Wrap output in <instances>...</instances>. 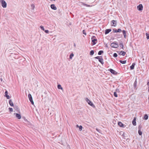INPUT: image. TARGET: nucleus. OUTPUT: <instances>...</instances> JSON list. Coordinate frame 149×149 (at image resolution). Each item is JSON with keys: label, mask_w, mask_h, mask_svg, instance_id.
<instances>
[{"label": "nucleus", "mask_w": 149, "mask_h": 149, "mask_svg": "<svg viewBox=\"0 0 149 149\" xmlns=\"http://www.w3.org/2000/svg\"><path fill=\"white\" fill-rule=\"evenodd\" d=\"M117 52L119 55H122L123 56H124L126 54V52L124 51H118Z\"/></svg>", "instance_id": "9"}, {"label": "nucleus", "mask_w": 149, "mask_h": 149, "mask_svg": "<svg viewBox=\"0 0 149 149\" xmlns=\"http://www.w3.org/2000/svg\"><path fill=\"white\" fill-rule=\"evenodd\" d=\"M51 8L54 10H56L57 9V8L54 4H51L50 6Z\"/></svg>", "instance_id": "12"}, {"label": "nucleus", "mask_w": 149, "mask_h": 149, "mask_svg": "<svg viewBox=\"0 0 149 149\" xmlns=\"http://www.w3.org/2000/svg\"><path fill=\"white\" fill-rule=\"evenodd\" d=\"M82 127L81 125H80L79 127V129L80 131H81L82 130Z\"/></svg>", "instance_id": "36"}, {"label": "nucleus", "mask_w": 149, "mask_h": 149, "mask_svg": "<svg viewBox=\"0 0 149 149\" xmlns=\"http://www.w3.org/2000/svg\"><path fill=\"white\" fill-rule=\"evenodd\" d=\"M13 111V109L12 108H10V112H12Z\"/></svg>", "instance_id": "43"}, {"label": "nucleus", "mask_w": 149, "mask_h": 149, "mask_svg": "<svg viewBox=\"0 0 149 149\" xmlns=\"http://www.w3.org/2000/svg\"><path fill=\"white\" fill-rule=\"evenodd\" d=\"M95 38V37L94 36H93L91 38L93 45H95L96 43V42L97 41V40Z\"/></svg>", "instance_id": "4"}, {"label": "nucleus", "mask_w": 149, "mask_h": 149, "mask_svg": "<svg viewBox=\"0 0 149 149\" xmlns=\"http://www.w3.org/2000/svg\"><path fill=\"white\" fill-rule=\"evenodd\" d=\"M136 83H137V81H136V80L134 83V86L135 87H136Z\"/></svg>", "instance_id": "38"}, {"label": "nucleus", "mask_w": 149, "mask_h": 149, "mask_svg": "<svg viewBox=\"0 0 149 149\" xmlns=\"http://www.w3.org/2000/svg\"><path fill=\"white\" fill-rule=\"evenodd\" d=\"M58 88V89H61V90H63V88L61 87V86L60 84H58L57 86Z\"/></svg>", "instance_id": "24"}, {"label": "nucleus", "mask_w": 149, "mask_h": 149, "mask_svg": "<svg viewBox=\"0 0 149 149\" xmlns=\"http://www.w3.org/2000/svg\"><path fill=\"white\" fill-rule=\"evenodd\" d=\"M147 84L148 86V91L149 92V81L148 82Z\"/></svg>", "instance_id": "42"}, {"label": "nucleus", "mask_w": 149, "mask_h": 149, "mask_svg": "<svg viewBox=\"0 0 149 149\" xmlns=\"http://www.w3.org/2000/svg\"><path fill=\"white\" fill-rule=\"evenodd\" d=\"M94 51L92 50H91L90 51V54L91 55H93L94 54Z\"/></svg>", "instance_id": "25"}, {"label": "nucleus", "mask_w": 149, "mask_h": 149, "mask_svg": "<svg viewBox=\"0 0 149 149\" xmlns=\"http://www.w3.org/2000/svg\"><path fill=\"white\" fill-rule=\"evenodd\" d=\"M74 47H76V44H75V43H74Z\"/></svg>", "instance_id": "44"}, {"label": "nucleus", "mask_w": 149, "mask_h": 149, "mask_svg": "<svg viewBox=\"0 0 149 149\" xmlns=\"http://www.w3.org/2000/svg\"><path fill=\"white\" fill-rule=\"evenodd\" d=\"M148 118V116L147 114H145L143 118V119L144 120H147Z\"/></svg>", "instance_id": "20"}, {"label": "nucleus", "mask_w": 149, "mask_h": 149, "mask_svg": "<svg viewBox=\"0 0 149 149\" xmlns=\"http://www.w3.org/2000/svg\"><path fill=\"white\" fill-rule=\"evenodd\" d=\"M28 96L30 101L31 102L32 104H33L34 102L33 101L32 97L31 95L30 94H29Z\"/></svg>", "instance_id": "5"}, {"label": "nucleus", "mask_w": 149, "mask_h": 149, "mask_svg": "<svg viewBox=\"0 0 149 149\" xmlns=\"http://www.w3.org/2000/svg\"><path fill=\"white\" fill-rule=\"evenodd\" d=\"M118 125L120 127H124V124L120 122H118Z\"/></svg>", "instance_id": "17"}, {"label": "nucleus", "mask_w": 149, "mask_h": 149, "mask_svg": "<svg viewBox=\"0 0 149 149\" xmlns=\"http://www.w3.org/2000/svg\"><path fill=\"white\" fill-rule=\"evenodd\" d=\"M95 58L98 59L99 61L102 64L104 63L103 60L102 56H97L95 57Z\"/></svg>", "instance_id": "3"}, {"label": "nucleus", "mask_w": 149, "mask_h": 149, "mask_svg": "<svg viewBox=\"0 0 149 149\" xmlns=\"http://www.w3.org/2000/svg\"><path fill=\"white\" fill-rule=\"evenodd\" d=\"M96 130H97V131H98V130H98L97 129H96Z\"/></svg>", "instance_id": "48"}, {"label": "nucleus", "mask_w": 149, "mask_h": 149, "mask_svg": "<svg viewBox=\"0 0 149 149\" xmlns=\"http://www.w3.org/2000/svg\"><path fill=\"white\" fill-rule=\"evenodd\" d=\"M142 128V126L141 125H139L138 127L139 130H141Z\"/></svg>", "instance_id": "35"}, {"label": "nucleus", "mask_w": 149, "mask_h": 149, "mask_svg": "<svg viewBox=\"0 0 149 149\" xmlns=\"http://www.w3.org/2000/svg\"><path fill=\"white\" fill-rule=\"evenodd\" d=\"M120 45L121 48H122L123 49V48L124 45H123V44L122 43H120Z\"/></svg>", "instance_id": "31"}, {"label": "nucleus", "mask_w": 149, "mask_h": 149, "mask_svg": "<svg viewBox=\"0 0 149 149\" xmlns=\"http://www.w3.org/2000/svg\"><path fill=\"white\" fill-rule=\"evenodd\" d=\"M83 34L85 35H86V31L84 30L83 31Z\"/></svg>", "instance_id": "39"}, {"label": "nucleus", "mask_w": 149, "mask_h": 149, "mask_svg": "<svg viewBox=\"0 0 149 149\" xmlns=\"http://www.w3.org/2000/svg\"><path fill=\"white\" fill-rule=\"evenodd\" d=\"M10 105L13 107L14 106L13 102H12L11 100H10Z\"/></svg>", "instance_id": "23"}, {"label": "nucleus", "mask_w": 149, "mask_h": 149, "mask_svg": "<svg viewBox=\"0 0 149 149\" xmlns=\"http://www.w3.org/2000/svg\"><path fill=\"white\" fill-rule=\"evenodd\" d=\"M45 33H49V31L47 30H45L44 31Z\"/></svg>", "instance_id": "41"}, {"label": "nucleus", "mask_w": 149, "mask_h": 149, "mask_svg": "<svg viewBox=\"0 0 149 149\" xmlns=\"http://www.w3.org/2000/svg\"><path fill=\"white\" fill-rule=\"evenodd\" d=\"M74 56V54H73V53H71L70 55V59H72V57H73Z\"/></svg>", "instance_id": "27"}, {"label": "nucleus", "mask_w": 149, "mask_h": 149, "mask_svg": "<svg viewBox=\"0 0 149 149\" xmlns=\"http://www.w3.org/2000/svg\"><path fill=\"white\" fill-rule=\"evenodd\" d=\"M114 95L116 97H118V95L117 94L116 92H115L114 93Z\"/></svg>", "instance_id": "32"}, {"label": "nucleus", "mask_w": 149, "mask_h": 149, "mask_svg": "<svg viewBox=\"0 0 149 149\" xmlns=\"http://www.w3.org/2000/svg\"><path fill=\"white\" fill-rule=\"evenodd\" d=\"M5 95L4 96L7 97V99H9V95H8V92L7 91H5Z\"/></svg>", "instance_id": "16"}, {"label": "nucleus", "mask_w": 149, "mask_h": 149, "mask_svg": "<svg viewBox=\"0 0 149 149\" xmlns=\"http://www.w3.org/2000/svg\"><path fill=\"white\" fill-rule=\"evenodd\" d=\"M121 31V30L120 29H119L118 30L115 29H113V32L114 33L120 32Z\"/></svg>", "instance_id": "11"}, {"label": "nucleus", "mask_w": 149, "mask_h": 149, "mask_svg": "<svg viewBox=\"0 0 149 149\" xmlns=\"http://www.w3.org/2000/svg\"><path fill=\"white\" fill-rule=\"evenodd\" d=\"M136 118L135 117L134 118V119H133V120L132 121V123L133 125L134 126H135L136 125Z\"/></svg>", "instance_id": "15"}, {"label": "nucleus", "mask_w": 149, "mask_h": 149, "mask_svg": "<svg viewBox=\"0 0 149 149\" xmlns=\"http://www.w3.org/2000/svg\"><path fill=\"white\" fill-rule=\"evenodd\" d=\"M137 8L138 10L139 11H141L143 10V6L141 4H140L137 7Z\"/></svg>", "instance_id": "7"}, {"label": "nucleus", "mask_w": 149, "mask_h": 149, "mask_svg": "<svg viewBox=\"0 0 149 149\" xmlns=\"http://www.w3.org/2000/svg\"><path fill=\"white\" fill-rule=\"evenodd\" d=\"M111 26H116L117 24V21L116 20H113L111 21Z\"/></svg>", "instance_id": "8"}, {"label": "nucleus", "mask_w": 149, "mask_h": 149, "mask_svg": "<svg viewBox=\"0 0 149 149\" xmlns=\"http://www.w3.org/2000/svg\"><path fill=\"white\" fill-rule=\"evenodd\" d=\"M31 8L33 10L34 9V8H35V6H34V5L33 4H32L31 5Z\"/></svg>", "instance_id": "30"}, {"label": "nucleus", "mask_w": 149, "mask_h": 149, "mask_svg": "<svg viewBox=\"0 0 149 149\" xmlns=\"http://www.w3.org/2000/svg\"><path fill=\"white\" fill-rule=\"evenodd\" d=\"M111 46L114 48H117L118 47V45L115 42H113L111 44Z\"/></svg>", "instance_id": "6"}, {"label": "nucleus", "mask_w": 149, "mask_h": 149, "mask_svg": "<svg viewBox=\"0 0 149 149\" xmlns=\"http://www.w3.org/2000/svg\"><path fill=\"white\" fill-rule=\"evenodd\" d=\"M85 100L89 105H90L94 108H95V106L93 104L92 102L90 100H89L87 98H86L85 99Z\"/></svg>", "instance_id": "1"}, {"label": "nucleus", "mask_w": 149, "mask_h": 149, "mask_svg": "<svg viewBox=\"0 0 149 149\" xmlns=\"http://www.w3.org/2000/svg\"><path fill=\"white\" fill-rule=\"evenodd\" d=\"M76 126L77 127H79V126L78 125H77Z\"/></svg>", "instance_id": "45"}, {"label": "nucleus", "mask_w": 149, "mask_h": 149, "mask_svg": "<svg viewBox=\"0 0 149 149\" xmlns=\"http://www.w3.org/2000/svg\"><path fill=\"white\" fill-rule=\"evenodd\" d=\"M0 80L1 81H2V79L1 78H0Z\"/></svg>", "instance_id": "46"}, {"label": "nucleus", "mask_w": 149, "mask_h": 149, "mask_svg": "<svg viewBox=\"0 0 149 149\" xmlns=\"http://www.w3.org/2000/svg\"><path fill=\"white\" fill-rule=\"evenodd\" d=\"M113 56L115 57H117L118 56L117 54L116 53H114L113 55Z\"/></svg>", "instance_id": "37"}, {"label": "nucleus", "mask_w": 149, "mask_h": 149, "mask_svg": "<svg viewBox=\"0 0 149 149\" xmlns=\"http://www.w3.org/2000/svg\"><path fill=\"white\" fill-rule=\"evenodd\" d=\"M13 108L15 110H17L18 109V107L16 105H14V107H13Z\"/></svg>", "instance_id": "34"}, {"label": "nucleus", "mask_w": 149, "mask_h": 149, "mask_svg": "<svg viewBox=\"0 0 149 149\" xmlns=\"http://www.w3.org/2000/svg\"><path fill=\"white\" fill-rule=\"evenodd\" d=\"M16 116L18 119H20L21 118V116L20 115L19 113H16Z\"/></svg>", "instance_id": "19"}, {"label": "nucleus", "mask_w": 149, "mask_h": 149, "mask_svg": "<svg viewBox=\"0 0 149 149\" xmlns=\"http://www.w3.org/2000/svg\"><path fill=\"white\" fill-rule=\"evenodd\" d=\"M40 28L43 31H44L45 30V29L44 28V27L43 26H40Z\"/></svg>", "instance_id": "33"}, {"label": "nucleus", "mask_w": 149, "mask_h": 149, "mask_svg": "<svg viewBox=\"0 0 149 149\" xmlns=\"http://www.w3.org/2000/svg\"><path fill=\"white\" fill-rule=\"evenodd\" d=\"M146 38L147 39H149V34L147 33H146Z\"/></svg>", "instance_id": "29"}, {"label": "nucleus", "mask_w": 149, "mask_h": 149, "mask_svg": "<svg viewBox=\"0 0 149 149\" xmlns=\"http://www.w3.org/2000/svg\"><path fill=\"white\" fill-rule=\"evenodd\" d=\"M108 70L110 71V72L113 74H116L117 72H116L115 71L112 69H110Z\"/></svg>", "instance_id": "10"}, {"label": "nucleus", "mask_w": 149, "mask_h": 149, "mask_svg": "<svg viewBox=\"0 0 149 149\" xmlns=\"http://www.w3.org/2000/svg\"><path fill=\"white\" fill-rule=\"evenodd\" d=\"M111 29H106L105 30V34H107L108 33H109L110 32H111Z\"/></svg>", "instance_id": "13"}, {"label": "nucleus", "mask_w": 149, "mask_h": 149, "mask_svg": "<svg viewBox=\"0 0 149 149\" xmlns=\"http://www.w3.org/2000/svg\"><path fill=\"white\" fill-rule=\"evenodd\" d=\"M104 53V52L102 50H100V51L98 53V55H101L102 53Z\"/></svg>", "instance_id": "22"}, {"label": "nucleus", "mask_w": 149, "mask_h": 149, "mask_svg": "<svg viewBox=\"0 0 149 149\" xmlns=\"http://www.w3.org/2000/svg\"><path fill=\"white\" fill-rule=\"evenodd\" d=\"M83 5L84 6H86L88 7H90L91 6L90 5H88L85 3H83Z\"/></svg>", "instance_id": "26"}, {"label": "nucleus", "mask_w": 149, "mask_h": 149, "mask_svg": "<svg viewBox=\"0 0 149 149\" xmlns=\"http://www.w3.org/2000/svg\"><path fill=\"white\" fill-rule=\"evenodd\" d=\"M0 2L3 8H6V7L7 4L4 0H0Z\"/></svg>", "instance_id": "2"}, {"label": "nucleus", "mask_w": 149, "mask_h": 149, "mask_svg": "<svg viewBox=\"0 0 149 149\" xmlns=\"http://www.w3.org/2000/svg\"><path fill=\"white\" fill-rule=\"evenodd\" d=\"M135 65V63H133L132 65L130 67V69L131 70L134 69Z\"/></svg>", "instance_id": "14"}, {"label": "nucleus", "mask_w": 149, "mask_h": 149, "mask_svg": "<svg viewBox=\"0 0 149 149\" xmlns=\"http://www.w3.org/2000/svg\"><path fill=\"white\" fill-rule=\"evenodd\" d=\"M8 102L9 103V101H8Z\"/></svg>", "instance_id": "47"}, {"label": "nucleus", "mask_w": 149, "mask_h": 149, "mask_svg": "<svg viewBox=\"0 0 149 149\" xmlns=\"http://www.w3.org/2000/svg\"><path fill=\"white\" fill-rule=\"evenodd\" d=\"M138 133L140 135H141L142 134V132L141 130H138Z\"/></svg>", "instance_id": "28"}, {"label": "nucleus", "mask_w": 149, "mask_h": 149, "mask_svg": "<svg viewBox=\"0 0 149 149\" xmlns=\"http://www.w3.org/2000/svg\"><path fill=\"white\" fill-rule=\"evenodd\" d=\"M119 62L122 64H124L126 63V61H122L121 60H119Z\"/></svg>", "instance_id": "21"}, {"label": "nucleus", "mask_w": 149, "mask_h": 149, "mask_svg": "<svg viewBox=\"0 0 149 149\" xmlns=\"http://www.w3.org/2000/svg\"><path fill=\"white\" fill-rule=\"evenodd\" d=\"M115 92H116V93H120V91L119 89H116V91Z\"/></svg>", "instance_id": "40"}, {"label": "nucleus", "mask_w": 149, "mask_h": 149, "mask_svg": "<svg viewBox=\"0 0 149 149\" xmlns=\"http://www.w3.org/2000/svg\"><path fill=\"white\" fill-rule=\"evenodd\" d=\"M122 31V32H123V35L124 36V38H126V31L124 30Z\"/></svg>", "instance_id": "18"}]
</instances>
